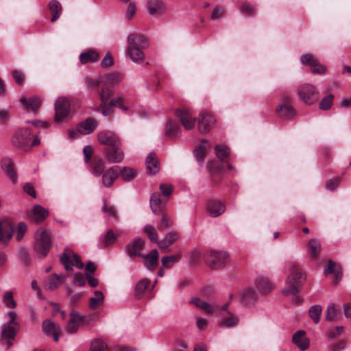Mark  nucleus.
I'll use <instances>...</instances> for the list:
<instances>
[{"label":"nucleus","instance_id":"41","mask_svg":"<svg viewBox=\"0 0 351 351\" xmlns=\"http://www.w3.org/2000/svg\"><path fill=\"white\" fill-rule=\"evenodd\" d=\"M217 158L221 161H226L230 156V149L225 145H217L215 147Z\"/></svg>","mask_w":351,"mask_h":351},{"label":"nucleus","instance_id":"36","mask_svg":"<svg viewBox=\"0 0 351 351\" xmlns=\"http://www.w3.org/2000/svg\"><path fill=\"white\" fill-rule=\"evenodd\" d=\"M239 324V319L232 313L227 311V316L223 317L219 325L225 328L237 326Z\"/></svg>","mask_w":351,"mask_h":351},{"label":"nucleus","instance_id":"47","mask_svg":"<svg viewBox=\"0 0 351 351\" xmlns=\"http://www.w3.org/2000/svg\"><path fill=\"white\" fill-rule=\"evenodd\" d=\"M143 232L147 235L149 239L152 242H154L158 244L159 242L158 233L154 227L150 225H146L143 228Z\"/></svg>","mask_w":351,"mask_h":351},{"label":"nucleus","instance_id":"38","mask_svg":"<svg viewBox=\"0 0 351 351\" xmlns=\"http://www.w3.org/2000/svg\"><path fill=\"white\" fill-rule=\"evenodd\" d=\"M256 300V293L251 288L245 289L241 293V300L245 304L253 303Z\"/></svg>","mask_w":351,"mask_h":351},{"label":"nucleus","instance_id":"10","mask_svg":"<svg viewBox=\"0 0 351 351\" xmlns=\"http://www.w3.org/2000/svg\"><path fill=\"white\" fill-rule=\"evenodd\" d=\"M97 141L108 148L120 145V138L116 133L111 130H101L97 134Z\"/></svg>","mask_w":351,"mask_h":351},{"label":"nucleus","instance_id":"15","mask_svg":"<svg viewBox=\"0 0 351 351\" xmlns=\"http://www.w3.org/2000/svg\"><path fill=\"white\" fill-rule=\"evenodd\" d=\"M14 226L6 219L0 220V242L7 243L13 235Z\"/></svg>","mask_w":351,"mask_h":351},{"label":"nucleus","instance_id":"57","mask_svg":"<svg viewBox=\"0 0 351 351\" xmlns=\"http://www.w3.org/2000/svg\"><path fill=\"white\" fill-rule=\"evenodd\" d=\"M206 147L204 145H199L195 150V154L197 161L202 164L204 160Z\"/></svg>","mask_w":351,"mask_h":351},{"label":"nucleus","instance_id":"9","mask_svg":"<svg viewBox=\"0 0 351 351\" xmlns=\"http://www.w3.org/2000/svg\"><path fill=\"white\" fill-rule=\"evenodd\" d=\"M56 114L54 120L56 122H60L66 119L70 112V103L69 101L64 97H60L57 99L54 104Z\"/></svg>","mask_w":351,"mask_h":351},{"label":"nucleus","instance_id":"34","mask_svg":"<svg viewBox=\"0 0 351 351\" xmlns=\"http://www.w3.org/2000/svg\"><path fill=\"white\" fill-rule=\"evenodd\" d=\"M17 328V326H14L8 324H3L1 328V339H14L16 334Z\"/></svg>","mask_w":351,"mask_h":351},{"label":"nucleus","instance_id":"28","mask_svg":"<svg viewBox=\"0 0 351 351\" xmlns=\"http://www.w3.org/2000/svg\"><path fill=\"white\" fill-rule=\"evenodd\" d=\"M47 215V210H46L40 205H35L31 214L29 215V218L36 223H40L43 221Z\"/></svg>","mask_w":351,"mask_h":351},{"label":"nucleus","instance_id":"45","mask_svg":"<svg viewBox=\"0 0 351 351\" xmlns=\"http://www.w3.org/2000/svg\"><path fill=\"white\" fill-rule=\"evenodd\" d=\"M181 258V255L177 254L172 256H164L161 259V263L165 268H171L176 262L179 261Z\"/></svg>","mask_w":351,"mask_h":351},{"label":"nucleus","instance_id":"26","mask_svg":"<svg viewBox=\"0 0 351 351\" xmlns=\"http://www.w3.org/2000/svg\"><path fill=\"white\" fill-rule=\"evenodd\" d=\"M43 329L45 333L48 336H52L55 341L59 340V328L56 324L49 319H46L43 322Z\"/></svg>","mask_w":351,"mask_h":351},{"label":"nucleus","instance_id":"50","mask_svg":"<svg viewBox=\"0 0 351 351\" xmlns=\"http://www.w3.org/2000/svg\"><path fill=\"white\" fill-rule=\"evenodd\" d=\"M334 96L332 94H329L324 97L319 102V108L321 110H326L331 108L333 103Z\"/></svg>","mask_w":351,"mask_h":351},{"label":"nucleus","instance_id":"58","mask_svg":"<svg viewBox=\"0 0 351 351\" xmlns=\"http://www.w3.org/2000/svg\"><path fill=\"white\" fill-rule=\"evenodd\" d=\"M340 181L341 179L339 177L329 180L326 184V189L334 191L338 187Z\"/></svg>","mask_w":351,"mask_h":351},{"label":"nucleus","instance_id":"3","mask_svg":"<svg viewBox=\"0 0 351 351\" xmlns=\"http://www.w3.org/2000/svg\"><path fill=\"white\" fill-rule=\"evenodd\" d=\"M229 261V255L223 251L211 250L205 256L206 263L214 269L223 267Z\"/></svg>","mask_w":351,"mask_h":351},{"label":"nucleus","instance_id":"43","mask_svg":"<svg viewBox=\"0 0 351 351\" xmlns=\"http://www.w3.org/2000/svg\"><path fill=\"white\" fill-rule=\"evenodd\" d=\"M98 53L93 50H89L86 52L82 53L80 56V59L82 64H86L90 62H95L98 60Z\"/></svg>","mask_w":351,"mask_h":351},{"label":"nucleus","instance_id":"30","mask_svg":"<svg viewBox=\"0 0 351 351\" xmlns=\"http://www.w3.org/2000/svg\"><path fill=\"white\" fill-rule=\"evenodd\" d=\"M341 317V311L335 304H330L325 311V318L327 321H337Z\"/></svg>","mask_w":351,"mask_h":351},{"label":"nucleus","instance_id":"39","mask_svg":"<svg viewBox=\"0 0 351 351\" xmlns=\"http://www.w3.org/2000/svg\"><path fill=\"white\" fill-rule=\"evenodd\" d=\"M321 251V245L318 240L313 239L308 241V248L307 250L312 258L315 259L317 258L319 253Z\"/></svg>","mask_w":351,"mask_h":351},{"label":"nucleus","instance_id":"56","mask_svg":"<svg viewBox=\"0 0 351 351\" xmlns=\"http://www.w3.org/2000/svg\"><path fill=\"white\" fill-rule=\"evenodd\" d=\"M66 293L70 298L71 303L73 304L76 303L82 296V293H75L69 287H66Z\"/></svg>","mask_w":351,"mask_h":351},{"label":"nucleus","instance_id":"51","mask_svg":"<svg viewBox=\"0 0 351 351\" xmlns=\"http://www.w3.org/2000/svg\"><path fill=\"white\" fill-rule=\"evenodd\" d=\"M3 302L8 308H14L16 302L13 298V293L10 291L5 292L3 298Z\"/></svg>","mask_w":351,"mask_h":351},{"label":"nucleus","instance_id":"60","mask_svg":"<svg viewBox=\"0 0 351 351\" xmlns=\"http://www.w3.org/2000/svg\"><path fill=\"white\" fill-rule=\"evenodd\" d=\"M110 106H117L123 111H127L128 108L123 105V99L121 98H114L112 99L110 103Z\"/></svg>","mask_w":351,"mask_h":351},{"label":"nucleus","instance_id":"19","mask_svg":"<svg viewBox=\"0 0 351 351\" xmlns=\"http://www.w3.org/2000/svg\"><path fill=\"white\" fill-rule=\"evenodd\" d=\"M167 199H162L159 193H153L150 198V207L154 214H159L166 205Z\"/></svg>","mask_w":351,"mask_h":351},{"label":"nucleus","instance_id":"8","mask_svg":"<svg viewBox=\"0 0 351 351\" xmlns=\"http://www.w3.org/2000/svg\"><path fill=\"white\" fill-rule=\"evenodd\" d=\"M60 261L68 271H73L71 264L75 265L79 269H83L84 267L80 261V256L69 250H65L64 253L61 256Z\"/></svg>","mask_w":351,"mask_h":351},{"label":"nucleus","instance_id":"17","mask_svg":"<svg viewBox=\"0 0 351 351\" xmlns=\"http://www.w3.org/2000/svg\"><path fill=\"white\" fill-rule=\"evenodd\" d=\"M144 241L141 239H136L132 243H130L125 247V252L129 256H140L142 254L140 252L143 248Z\"/></svg>","mask_w":351,"mask_h":351},{"label":"nucleus","instance_id":"18","mask_svg":"<svg viewBox=\"0 0 351 351\" xmlns=\"http://www.w3.org/2000/svg\"><path fill=\"white\" fill-rule=\"evenodd\" d=\"M97 121L95 119L88 117L79 123L77 131L82 134H89L97 128Z\"/></svg>","mask_w":351,"mask_h":351},{"label":"nucleus","instance_id":"4","mask_svg":"<svg viewBox=\"0 0 351 351\" xmlns=\"http://www.w3.org/2000/svg\"><path fill=\"white\" fill-rule=\"evenodd\" d=\"M34 250L40 257H45L51 246L50 238L45 230H38L35 234Z\"/></svg>","mask_w":351,"mask_h":351},{"label":"nucleus","instance_id":"16","mask_svg":"<svg viewBox=\"0 0 351 351\" xmlns=\"http://www.w3.org/2000/svg\"><path fill=\"white\" fill-rule=\"evenodd\" d=\"M191 303L194 304L196 307L204 310L208 314H218L220 311L218 305L210 304L198 298H193Z\"/></svg>","mask_w":351,"mask_h":351},{"label":"nucleus","instance_id":"42","mask_svg":"<svg viewBox=\"0 0 351 351\" xmlns=\"http://www.w3.org/2000/svg\"><path fill=\"white\" fill-rule=\"evenodd\" d=\"M104 295L100 291H95L94 296L90 298L89 306L91 309H96L104 302Z\"/></svg>","mask_w":351,"mask_h":351},{"label":"nucleus","instance_id":"5","mask_svg":"<svg viewBox=\"0 0 351 351\" xmlns=\"http://www.w3.org/2000/svg\"><path fill=\"white\" fill-rule=\"evenodd\" d=\"M298 94L300 98L307 105L315 103L319 97V90L311 84H304L299 86Z\"/></svg>","mask_w":351,"mask_h":351},{"label":"nucleus","instance_id":"31","mask_svg":"<svg viewBox=\"0 0 351 351\" xmlns=\"http://www.w3.org/2000/svg\"><path fill=\"white\" fill-rule=\"evenodd\" d=\"M146 167L149 173L155 175L160 170L158 161L155 153H150L146 158Z\"/></svg>","mask_w":351,"mask_h":351},{"label":"nucleus","instance_id":"1","mask_svg":"<svg viewBox=\"0 0 351 351\" xmlns=\"http://www.w3.org/2000/svg\"><path fill=\"white\" fill-rule=\"evenodd\" d=\"M127 54L134 62H142L144 59L143 50L148 46L147 40L141 35L130 34L128 38Z\"/></svg>","mask_w":351,"mask_h":351},{"label":"nucleus","instance_id":"40","mask_svg":"<svg viewBox=\"0 0 351 351\" xmlns=\"http://www.w3.org/2000/svg\"><path fill=\"white\" fill-rule=\"evenodd\" d=\"M256 288L262 293H266L271 290L272 285L269 280L264 277H259L255 282Z\"/></svg>","mask_w":351,"mask_h":351},{"label":"nucleus","instance_id":"53","mask_svg":"<svg viewBox=\"0 0 351 351\" xmlns=\"http://www.w3.org/2000/svg\"><path fill=\"white\" fill-rule=\"evenodd\" d=\"M107 347V344L101 339H95L91 341L90 351H103Z\"/></svg>","mask_w":351,"mask_h":351},{"label":"nucleus","instance_id":"62","mask_svg":"<svg viewBox=\"0 0 351 351\" xmlns=\"http://www.w3.org/2000/svg\"><path fill=\"white\" fill-rule=\"evenodd\" d=\"M159 188L160 190L161 191L162 194L166 197H169L172 193L173 186L171 185L161 184Z\"/></svg>","mask_w":351,"mask_h":351},{"label":"nucleus","instance_id":"46","mask_svg":"<svg viewBox=\"0 0 351 351\" xmlns=\"http://www.w3.org/2000/svg\"><path fill=\"white\" fill-rule=\"evenodd\" d=\"M276 112L280 117H291L294 114V110L289 104H281L276 108Z\"/></svg>","mask_w":351,"mask_h":351},{"label":"nucleus","instance_id":"61","mask_svg":"<svg viewBox=\"0 0 351 351\" xmlns=\"http://www.w3.org/2000/svg\"><path fill=\"white\" fill-rule=\"evenodd\" d=\"M339 269H340V267H337L332 261L330 260L328 265L324 269V274L325 275H328L336 272Z\"/></svg>","mask_w":351,"mask_h":351},{"label":"nucleus","instance_id":"29","mask_svg":"<svg viewBox=\"0 0 351 351\" xmlns=\"http://www.w3.org/2000/svg\"><path fill=\"white\" fill-rule=\"evenodd\" d=\"M66 276L64 275L58 276L56 274L50 275L46 282V286L48 289L53 291L58 288V287L64 282Z\"/></svg>","mask_w":351,"mask_h":351},{"label":"nucleus","instance_id":"21","mask_svg":"<svg viewBox=\"0 0 351 351\" xmlns=\"http://www.w3.org/2000/svg\"><path fill=\"white\" fill-rule=\"evenodd\" d=\"M207 210L211 217H217L225 211V206L221 202L211 199L208 202Z\"/></svg>","mask_w":351,"mask_h":351},{"label":"nucleus","instance_id":"24","mask_svg":"<svg viewBox=\"0 0 351 351\" xmlns=\"http://www.w3.org/2000/svg\"><path fill=\"white\" fill-rule=\"evenodd\" d=\"M147 8L150 15L162 14L165 10V4L161 0H148Z\"/></svg>","mask_w":351,"mask_h":351},{"label":"nucleus","instance_id":"20","mask_svg":"<svg viewBox=\"0 0 351 351\" xmlns=\"http://www.w3.org/2000/svg\"><path fill=\"white\" fill-rule=\"evenodd\" d=\"M106 158L112 162L119 163L121 162L124 158L123 150L119 145L114 147L108 148L105 151Z\"/></svg>","mask_w":351,"mask_h":351},{"label":"nucleus","instance_id":"44","mask_svg":"<svg viewBox=\"0 0 351 351\" xmlns=\"http://www.w3.org/2000/svg\"><path fill=\"white\" fill-rule=\"evenodd\" d=\"M322 308L319 304H315L312 306L308 310L309 317L313 319L314 323L318 324L320 321V316L322 314Z\"/></svg>","mask_w":351,"mask_h":351},{"label":"nucleus","instance_id":"55","mask_svg":"<svg viewBox=\"0 0 351 351\" xmlns=\"http://www.w3.org/2000/svg\"><path fill=\"white\" fill-rule=\"evenodd\" d=\"M117 239V236L112 230H109L106 232L103 242L106 247L112 244Z\"/></svg>","mask_w":351,"mask_h":351},{"label":"nucleus","instance_id":"23","mask_svg":"<svg viewBox=\"0 0 351 351\" xmlns=\"http://www.w3.org/2000/svg\"><path fill=\"white\" fill-rule=\"evenodd\" d=\"M179 238L176 232H170L165 235L163 239L159 241L158 245L164 252H169V247L176 242Z\"/></svg>","mask_w":351,"mask_h":351},{"label":"nucleus","instance_id":"7","mask_svg":"<svg viewBox=\"0 0 351 351\" xmlns=\"http://www.w3.org/2000/svg\"><path fill=\"white\" fill-rule=\"evenodd\" d=\"M60 261L68 271H73L71 264L75 265L79 269H83L84 267L80 261V256L69 250H65L64 253L61 256Z\"/></svg>","mask_w":351,"mask_h":351},{"label":"nucleus","instance_id":"63","mask_svg":"<svg viewBox=\"0 0 351 351\" xmlns=\"http://www.w3.org/2000/svg\"><path fill=\"white\" fill-rule=\"evenodd\" d=\"M73 282L75 285L79 286V287L84 286L85 285V279H84L82 274H81L80 272L76 273L73 276Z\"/></svg>","mask_w":351,"mask_h":351},{"label":"nucleus","instance_id":"37","mask_svg":"<svg viewBox=\"0 0 351 351\" xmlns=\"http://www.w3.org/2000/svg\"><path fill=\"white\" fill-rule=\"evenodd\" d=\"M49 9L52 14L51 21L54 22L60 16L62 13V5L58 1L51 0L49 3Z\"/></svg>","mask_w":351,"mask_h":351},{"label":"nucleus","instance_id":"6","mask_svg":"<svg viewBox=\"0 0 351 351\" xmlns=\"http://www.w3.org/2000/svg\"><path fill=\"white\" fill-rule=\"evenodd\" d=\"M33 135L29 129H20L15 132L12 142L14 146L20 147L23 150H28Z\"/></svg>","mask_w":351,"mask_h":351},{"label":"nucleus","instance_id":"12","mask_svg":"<svg viewBox=\"0 0 351 351\" xmlns=\"http://www.w3.org/2000/svg\"><path fill=\"white\" fill-rule=\"evenodd\" d=\"M215 123V119L214 117L206 112H202L200 114L197 123V128L201 133H206L214 126Z\"/></svg>","mask_w":351,"mask_h":351},{"label":"nucleus","instance_id":"25","mask_svg":"<svg viewBox=\"0 0 351 351\" xmlns=\"http://www.w3.org/2000/svg\"><path fill=\"white\" fill-rule=\"evenodd\" d=\"M292 341L301 350H305L309 347V341L306 337L304 330L297 331L293 335Z\"/></svg>","mask_w":351,"mask_h":351},{"label":"nucleus","instance_id":"64","mask_svg":"<svg viewBox=\"0 0 351 351\" xmlns=\"http://www.w3.org/2000/svg\"><path fill=\"white\" fill-rule=\"evenodd\" d=\"M70 319L78 324L84 321L85 317L80 315L78 312L72 311L70 313Z\"/></svg>","mask_w":351,"mask_h":351},{"label":"nucleus","instance_id":"11","mask_svg":"<svg viewBox=\"0 0 351 351\" xmlns=\"http://www.w3.org/2000/svg\"><path fill=\"white\" fill-rule=\"evenodd\" d=\"M302 64L308 65L313 73H323L326 71V66L319 64L317 60L310 53L304 54L300 57Z\"/></svg>","mask_w":351,"mask_h":351},{"label":"nucleus","instance_id":"14","mask_svg":"<svg viewBox=\"0 0 351 351\" xmlns=\"http://www.w3.org/2000/svg\"><path fill=\"white\" fill-rule=\"evenodd\" d=\"M176 116L186 130H190L195 127L196 118L193 117L187 110H177Z\"/></svg>","mask_w":351,"mask_h":351},{"label":"nucleus","instance_id":"49","mask_svg":"<svg viewBox=\"0 0 351 351\" xmlns=\"http://www.w3.org/2000/svg\"><path fill=\"white\" fill-rule=\"evenodd\" d=\"M149 280L147 278L141 280L136 285V296L140 298L145 290L149 284Z\"/></svg>","mask_w":351,"mask_h":351},{"label":"nucleus","instance_id":"22","mask_svg":"<svg viewBox=\"0 0 351 351\" xmlns=\"http://www.w3.org/2000/svg\"><path fill=\"white\" fill-rule=\"evenodd\" d=\"M1 167L7 176L12 180L14 184H16L17 176L13 162L10 158H3L1 160Z\"/></svg>","mask_w":351,"mask_h":351},{"label":"nucleus","instance_id":"35","mask_svg":"<svg viewBox=\"0 0 351 351\" xmlns=\"http://www.w3.org/2000/svg\"><path fill=\"white\" fill-rule=\"evenodd\" d=\"M180 126L173 120H169L166 124L165 135L176 138L180 134Z\"/></svg>","mask_w":351,"mask_h":351},{"label":"nucleus","instance_id":"52","mask_svg":"<svg viewBox=\"0 0 351 351\" xmlns=\"http://www.w3.org/2000/svg\"><path fill=\"white\" fill-rule=\"evenodd\" d=\"M119 174L125 181H130L132 180L135 176V172L134 169L128 167H125L121 170H120V172H119Z\"/></svg>","mask_w":351,"mask_h":351},{"label":"nucleus","instance_id":"27","mask_svg":"<svg viewBox=\"0 0 351 351\" xmlns=\"http://www.w3.org/2000/svg\"><path fill=\"white\" fill-rule=\"evenodd\" d=\"M90 172L95 177H99L105 171V162L99 158H95L90 165Z\"/></svg>","mask_w":351,"mask_h":351},{"label":"nucleus","instance_id":"59","mask_svg":"<svg viewBox=\"0 0 351 351\" xmlns=\"http://www.w3.org/2000/svg\"><path fill=\"white\" fill-rule=\"evenodd\" d=\"M27 231V225L23 222H20L16 228V239L21 241Z\"/></svg>","mask_w":351,"mask_h":351},{"label":"nucleus","instance_id":"33","mask_svg":"<svg viewBox=\"0 0 351 351\" xmlns=\"http://www.w3.org/2000/svg\"><path fill=\"white\" fill-rule=\"evenodd\" d=\"M142 258L147 261L145 266L150 270H154L158 263V252L156 249L152 250L150 253L143 254Z\"/></svg>","mask_w":351,"mask_h":351},{"label":"nucleus","instance_id":"32","mask_svg":"<svg viewBox=\"0 0 351 351\" xmlns=\"http://www.w3.org/2000/svg\"><path fill=\"white\" fill-rule=\"evenodd\" d=\"M20 102L25 106L26 110H31L36 112L41 106L42 101L39 97H33L28 100L25 98H21Z\"/></svg>","mask_w":351,"mask_h":351},{"label":"nucleus","instance_id":"2","mask_svg":"<svg viewBox=\"0 0 351 351\" xmlns=\"http://www.w3.org/2000/svg\"><path fill=\"white\" fill-rule=\"evenodd\" d=\"M304 280V274L301 271L295 269L288 276L286 280L287 287L282 289V293L285 295H296L300 292Z\"/></svg>","mask_w":351,"mask_h":351},{"label":"nucleus","instance_id":"13","mask_svg":"<svg viewBox=\"0 0 351 351\" xmlns=\"http://www.w3.org/2000/svg\"><path fill=\"white\" fill-rule=\"evenodd\" d=\"M101 175L102 184L107 188L112 187L119 177V167L117 166L111 167L106 169Z\"/></svg>","mask_w":351,"mask_h":351},{"label":"nucleus","instance_id":"54","mask_svg":"<svg viewBox=\"0 0 351 351\" xmlns=\"http://www.w3.org/2000/svg\"><path fill=\"white\" fill-rule=\"evenodd\" d=\"M111 96V92L108 88H103L99 92V97L101 101V107L106 106V102Z\"/></svg>","mask_w":351,"mask_h":351},{"label":"nucleus","instance_id":"48","mask_svg":"<svg viewBox=\"0 0 351 351\" xmlns=\"http://www.w3.org/2000/svg\"><path fill=\"white\" fill-rule=\"evenodd\" d=\"M122 80V75L118 72L109 73L106 77V84L109 86H114Z\"/></svg>","mask_w":351,"mask_h":351}]
</instances>
